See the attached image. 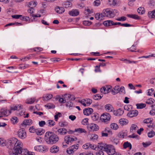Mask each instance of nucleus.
Returning <instances> with one entry per match:
<instances>
[{"instance_id":"52","label":"nucleus","mask_w":155,"mask_h":155,"mask_svg":"<svg viewBox=\"0 0 155 155\" xmlns=\"http://www.w3.org/2000/svg\"><path fill=\"white\" fill-rule=\"evenodd\" d=\"M16 109V110H20L21 109H22L23 108V106L21 104L16 105H15Z\"/></svg>"},{"instance_id":"49","label":"nucleus","mask_w":155,"mask_h":155,"mask_svg":"<svg viewBox=\"0 0 155 155\" xmlns=\"http://www.w3.org/2000/svg\"><path fill=\"white\" fill-rule=\"evenodd\" d=\"M109 4L113 6H115L117 3V1L116 0H109Z\"/></svg>"},{"instance_id":"31","label":"nucleus","mask_w":155,"mask_h":155,"mask_svg":"<svg viewBox=\"0 0 155 155\" xmlns=\"http://www.w3.org/2000/svg\"><path fill=\"white\" fill-rule=\"evenodd\" d=\"M35 132L37 135H41L44 133L45 131L41 129H36Z\"/></svg>"},{"instance_id":"59","label":"nucleus","mask_w":155,"mask_h":155,"mask_svg":"<svg viewBox=\"0 0 155 155\" xmlns=\"http://www.w3.org/2000/svg\"><path fill=\"white\" fill-rule=\"evenodd\" d=\"M152 122L151 118H148L145 119L143 120V122L144 123L148 124L151 123Z\"/></svg>"},{"instance_id":"1","label":"nucleus","mask_w":155,"mask_h":155,"mask_svg":"<svg viewBox=\"0 0 155 155\" xmlns=\"http://www.w3.org/2000/svg\"><path fill=\"white\" fill-rule=\"evenodd\" d=\"M45 139L48 144H53L58 141L59 138L57 134L53 132L48 131L45 134Z\"/></svg>"},{"instance_id":"26","label":"nucleus","mask_w":155,"mask_h":155,"mask_svg":"<svg viewBox=\"0 0 155 155\" xmlns=\"http://www.w3.org/2000/svg\"><path fill=\"white\" fill-rule=\"evenodd\" d=\"M99 115L97 113H94L92 114L91 117L93 120L96 121H97L99 118Z\"/></svg>"},{"instance_id":"38","label":"nucleus","mask_w":155,"mask_h":155,"mask_svg":"<svg viewBox=\"0 0 155 155\" xmlns=\"http://www.w3.org/2000/svg\"><path fill=\"white\" fill-rule=\"evenodd\" d=\"M45 107L48 109H54L55 107V106L54 104L50 103L45 105Z\"/></svg>"},{"instance_id":"13","label":"nucleus","mask_w":155,"mask_h":155,"mask_svg":"<svg viewBox=\"0 0 155 155\" xmlns=\"http://www.w3.org/2000/svg\"><path fill=\"white\" fill-rule=\"evenodd\" d=\"M138 112L137 110H132L128 112L127 116L130 117H133L137 115Z\"/></svg>"},{"instance_id":"7","label":"nucleus","mask_w":155,"mask_h":155,"mask_svg":"<svg viewBox=\"0 0 155 155\" xmlns=\"http://www.w3.org/2000/svg\"><path fill=\"white\" fill-rule=\"evenodd\" d=\"M97 151L96 152V155H104L103 151H105L104 144H99L97 146Z\"/></svg>"},{"instance_id":"5","label":"nucleus","mask_w":155,"mask_h":155,"mask_svg":"<svg viewBox=\"0 0 155 155\" xmlns=\"http://www.w3.org/2000/svg\"><path fill=\"white\" fill-rule=\"evenodd\" d=\"M105 151L109 155H112L115 153V150L114 147L111 145H108L104 144Z\"/></svg>"},{"instance_id":"32","label":"nucleus","mask_w":155,"mask_h":155,"mask_svg":"<svg viewBox=\"0 0 155 155\" xmlns=\"http://www.w3.org/2000/svg\"><path fill=\"white\" fill-rule=\"evenodd\" d=\"M35 98H29L27 99L26 100L25 103L27 104H32L35 101Z\"/></svg>"},{"instance_id":"29","label":"nucleus","mask_w":155,"mask_h":155,"mask_svg":"<svg viewBox=\"0 0 155 155\" xmlns=\"http://www.w3.org/2000/svg\"><path fill=\"white\" fill-rule=\"evenodd\" d=\"M104 17L102 15V13L100 14V13H97L95 15V18L98 20H103Z\"/></svg>"},{"instance_id":"18","label":"nucleus","mask_w":155,"mask_h":155,"mask_svg":"<svg viewBox=\"0 0 155 155\" xmlns=\"http://www.w3.org/2000/svg\"><path fill=\"white\" fill-rule=\"evenodd\" d=\"M105 110L108 112H111L114 111V109L112 106L110 104H107L105 105Z\"/></svg>"},{"instance_id":"34","label":"nucleus","mask_w":155,"mask_h":155,"mask_svg":"<svg viewBox=\"0 0 155 155\" xmlns=\"http://www.w3.org/2000/svg\"><path fill=\"white\" fill-rule=\"evenodd\" d=\"M74 131L78 132L79 133H85L86 132L85 130L82 128L75 129L74 130Z\"/></svg>"},{"instance_id":"33","label":"nucleus","mask_w":155,"mask_h":155,"mask_svg":"<svg viewBox=\"0 0 155 155\" xmlns=\"http://www.w3.org/2000/svg\"><path fill=\"white\" fill-rule=\"evenodd\" d=\"M98 138L97 135L95 134H92L90 137V139L92 141H95L97 140Z\"/></svg>"},{"instance_id":"53","label":"nucleus","mask_w":155,"mask_h":155,"mask_svg":"<svg viewBox=\"0 0 155 155\" xmlns=\"http://www.w3.org/2000/svg\"><path fill=\"white\" fill-rule=\"evenodd\" d=\"M154 100L152 98H150L146 101V103L149 104H151L154 103Z\"/></svg>"},{"instance_id":"37","label":"nucleus","mask_w":155,"mask_h":155,"mask_svg":"<svg viewBox=\"0 0 155 155\" xmlns=\"http://www.w3.org/2000/svg\"><path fill=\"white\" fill-rule=\"evenodd\" d=\"M32 120L31 119L25 120L23 124L25 125H29L32 124Z\"/></svg>"},{"instance_id":"64","label":"nucleus","mask_w":155,"mask_h":155,"mask_svg":"<svg viewBox=\"0 0 155 155\" xmlns=\"http://www.w3.org/2000/svg\"><path fill=\"white\" fill-rule=\"evenodd\" d=\"M90 143H87L83 145V147L84 149H87L89 148V146H90Z\"/></svg>"},{"instance_id":"10","label":"nucleus","mask_w":155,"mask_h":155,"mask_svg":"<svg viewBox=\"0 0 155 155\" xmlns=\"http://www.w3.org/2000/svg\"><path fill=\"white\" fill-rule=\"evenodd\" d=\"M18 136L20 139H24L26 136V133L25 130L23 129H19L18 132Z\"/></svg>"},{"instance_id":"24","label":"nucleus","mask_w":155,"mask_h":155,"mask_svg":"<svg viewBox=\"0 0 155 155\" xmlns=\"http://www.w3.org/2000/svg\"><path fill=\"white\" fill-rule=\"evenodd\" d=\"M119 122L121 125H124L127 124L128 123V121L126 119L122 118L119 120Z\"/></svg>"},{"instance_id":"4","label":"nucleus","mask_w":155,"mask_h":155,"mask_svg":"<svg viewBox=\"0 0 155 155\" xmlns=\"http://www.w3.org/2000/svg\"><path fill=\"white\" fill-rule=\"evenodd\" d=\"M17 141V139L13 137L6 140L5 145L9 149H13L15 143Z\"/></svg>"},{"instance_id":"9","label":"nucleus","mask_w":155,"mask_h":155,"mask_svg":"<svg viewBox=\"0 0 155 155\" xmlns=\"http://www.w3.org/2000/svg\"><path fill=\"white\" fill-rule=\"evenodd\" d=\"M87 128L90 131H97L99 129L98 125L94 123L89 124L87 126Z\"/></svg>"},{"instance_id":"11","label":"nucleus","mask_w":155,"mask_h":155,"mask_svg":"<svg viewBox=\"0 0 155 155\" xmlns=\"http://www.w3.org/2000/svg\"><path fill=\"white\" fill-rule=\"evenodd\" d=\"M67 132V130L64 128H59L55 131V133L59 135H64Z\"/></svg>"},{"instance_id":"43","label":"nucleus","mask_w":155,"mask_h":155,"mask_svg":"<svg viewBox=\"0 0 155 155\" xmlns=\"http://www.w3.org/2000/svg\"><path fill=\"white\" fill-rule=\"evenodd\" d=\"M128 17H130V18H133L134 19H139V17L136 15H127Z\"/></svg>"},{"instance_id":"21","label":"nucleus","mask_w":155,"mask_h":155,"mask_svg":"<svg viewBox=\"0 0 155 155\" xmlns=\"http://www.w3.org/2000/svg\"><path fill=\"white\" fill-rule=\"evenodd\" d=\"M120 92V87L118 86H115L111 91L112 94H115Z\"/></svg>"},{"instance_id":"48","label":"nucleus","mask_w":155,"mask_h":155,"mask_svg":"<svg viewBox=\"0 0 155 155\" xmlns=\"http://www.w3.org/2000/svg\"><path fill=\"white\" fill-rule=\"evenodd\" d=\"M102 96H101L99 94H97L94 95L93 97L95 100H98L100 99L102 97Z\"/></svg>"},{"instance_id":"40","label":"nucleus","mask_w":155,"mask_h":155,"mask_svg":"<svg viewBox=\"0 0 155 155\" xmlns=\"http://www.w3.org/2000/svg\"><path fill=\"white\" fill-rule=\"evenodd\" d=\"M144 8L143 7H139L137 10V12L140 14H143L145 12V11L144 10Z\"/></svg>"},{"instance_id":"23","label":"nucleus","mask_w":155,"mask_h":155,"mask_svg":"<svg viewBox=\"0 0 155 155\" xmlns=\"http://www.w3.org/2000/svg\"><path fill=\"white\" fill-rule=\"evenodd\" d=\"M59 150V147L57 146L54 145L50 149V152L52 153H56Z\"/></svg>"},{"instance_id":"50","label":"nucleus","mask_w":155,"mask_h":155,"mask_svg":"<svg viewBox=\"0 0 155 155\" xmlns=\"http://www.w3.org/2000/svg\"><path fill=\"white\" fill-rule=\"evenodd\" d=\"M37 5L36 3L34 1H32L30 2L28 5V6L29 7H31V6H32V7H35Z\"/></svg>"},{"instance_id":"60","label":"nucleus","mask_w":155,"mask_h":155,"mask_svg":"<svg viewBox=\"0 0 155 155\" xmlns=\"http://www.w3.org/2000/svg\"><path fill=\"white\" fill-rule=\"evenodd\" d=\"M79 102L81 103L82 104L84 105V106H86L87 105L86 104V99H83L81 100V101H79Z\"/></svg>"},{"instance_id":"8","label":"nucleus","mask_w":155,"mask_h":155,"mask_svg":"<svg viewBox=\"0 0 155 155\" xmlns=\"http://www.w3.org/2000/svg\"><path fill=\"white\" fill-rule=\"evenodd\" d=\"M78 148V144H77V145H73L68 148L66 152L69 155H71L75 152Z\"/></svg>"},{"instance_id":"58","label":"nucleus","mask_w":155,"mask_h":155,"mask_svg":"<svg viewBox=\"0 0 155 155\" xmlns=\"http://www.w3.org/2000/svg\"><path fill=\"white\" fill-rule=\"evenodd\" d=\"M126 135L124 133H119L118 134V136L121 138H124Z\"/></svg>"},{"instance_id":"63","label":"nucleus","mask_w":155,"mask_h":155,"mask_svg":"<svg viewBox=\"0 0 155 155\" xmlns=\"http://www.w3.org/2000/svg\"><path fill=\"white\" fill-rule=\"evenodd\" d=\"M88 123V119L87 118L84 119L82 121V124L84 125H87Z\"/></svg>"},{"instance_id":"16","label":"nucleus","mask_w":155,"mask_h":155,"mask_svg":"<svg viewBox=\"0 0 155 155\" xmlns=\"http://www.w3.org/2000/svg\"><path fill=\"white\" fill-rule=\"evenodd\" d=\"M55 11L57 13L61 14L64 12L65 9L63 7L57 6L55 7Z\"/></svg>"},{"instance_id":"15","label":"nucleus","mask_w":155,"mask_h":155,"mask_svg":"<svg viewBox=\"0 0 155 155\" xmlns=\"http://www.w3.org/2000/svg\"><path fill=\"white\" fill-rule=\"evenodd\" d=\"M124 112V111L123 110L119 108L116 110H114L113 111V114L115 116H120L122 115Z\"/></svg>"},{"instance_id":"3","label":"nucleus","mask_w":155,"mask_h":155,"mask_svg":"<svg viewBox=\"0 0 155 155\" xmlns=\"http://www.w3.org/2000/svg\"><path fill=\"white\" fill-rule=\"evenodd\" d=\"M117 13L116 10H113L109 8H107L103 10L102 12V15L104 17L110 18H113Z\"/></svg>"},{"instance_id":"39","label":"nucleus","mask_w":155,"mask_h":155,"mask_svg":"<svg viewBox=\"0 0 155 155\" xmlns=\"http://www.w3.org/2000/svg\"><path fill=\"white\" fill-rule=\"evenodd\" d=\"M48 123V125L49 127H51L54 126L55 124V122L51 120H47V122Z\"/></svg>"},{"instance_id":"17","label":"nucleus","mask_w":155,"mask_h":155,"mask_svg":"<svg viewBox=\"0 0 155 155\" xmlns=\"http://www.w3.org/2000/svg\"><path fill=\"white\" fill-rule=\"evenodd\" d=\"M93 112V109L91 108H85L84 110L83 113L85 115H89Z\"/></svg>"},{"instance_id":"45","label":"nucleus","mask_w":155,"mask_h":155,"mask_svg":"<svg viewBox=\"0 0 155 155\" xmlns=\"http://www.w3.org/2000/svg\"><path fill=\"white\" fill-rule=\"evenodd\" d=\"M137 128L138 127L136 125L132 124L130 128V131L133 132L134 130H136Z\"/></svg>"},{"instance_id":"57","label":"nucleus","mask_w":155,"mask_h":155,"mask_svg":"<svg viewBox=\"0 0 155 155\" xmlns=\"http://www.w3.org/2000/svg\"><path fill=\"white\" fill-rule=\"evenodd\" d=\"M111 87L110 86H105L106 88V94H107L109 92H110L111 91Z\"/></svg>"},{"instance_id":"54","label":"nucleus","mask_w":155,"mask_h":155,"mask_svg":"<svg viewBox=\"0 0 155 155\" xmlns=\"http://www.w3.org/2000/svg\"><path fill=\"white\" fill-rule=\"evenodd\" d=\"M70 137L68 136H66L64 137V140L66 143L69 144L70 142Z\"/></svg>"},{"instance_id":"22","label":"nucleus","mask_w":155,"mask_h":155,"mask_svg":"<svg viewBox=\"0 0 155 155\" xmlns=\"http://www.w3.org/2000/svg\"><path fill=\"white\" fill-rule=\"evenodd\" d=\"M21 155H35V153L30 152L26 149H24Z\"/></svg>"},{"instance_id":"30","label":"nucleus","mask_w":155,"mask_h":155,"mask_svg":"<svg viewBox=\"0 0 155 155\" xmlns=\"http://www.w3.org/2000/svg\"><path fill=\"white\" fill-rule=\"evenodd\" d=\"M123 147L125 149L127 148H129L130 149H131L132 148L131 144L130 143L127 142L124 143L123 144Z\"/></svg>"},{"instance_id":"6","label":"nucleus","mask_w":155,"mask_h":155,"mask_svg":"<svg viewBox=\"0 0 155 155\" xmlns=\"http://www.w3.org/2000/svg\"><path fill=\"white\" fill-rule=\"evenodd\" d=\"M110 117L111 116L110 114L109 113H106L101 115L100 117V120L102 122L107 123L109 121Z\"/></svg>"},{"instance_id":"61","label":"nucleus","mask_w":155,"mask_h":155,"mask_svg":"<svg viewBox=\"0 0 155 155\" xmlns=\"http://www.w3.org/2000/svg\"><path fill=\"white\" fill-rule=\"evenodd\" d=\"M101 4V2L99 0H95L94 2V5L95 6H98Z\"/></svg>"},{"instance_id":"12","label":"nucleus","mask_w":155,"mask_h":155,"mask_svg":"<svg viewBox=\"0 0 155 155\" xmlns=\"http://www.w3.org/2000/svg\"><path fill=\"white\" fill-rule=\"evenodd\" d=\"M34 148V150L37 151L43 152L46 150L47 148L42 145H38L35 147Z\"/></svg>"},{"instance_id":"51","label":"nucleus","mask_w":155,"mask_h":155,"mask_svg":"<svg viewBox=\"0 0 155 155\" xmlns=\"http://www.w3.org/2000/svg\"><path fill=\"white\" fill-rule=\"evenodd\" d=\"M155 134V133L154 131H151L148 133L147 135L148 137L150 138L153 137L154 136Z\"/></svg>"},{"instance_id":"36","label":"nucleus","mask_w":155,"mask_h":155,"mask_svg":"<svg viewBox=\"0 0 155 155\" xmlns=\"http://www.w3.org/2000/svg\"><path fill=\"white\" fill-rule=\"evenodd\" d=\"M137 109H142L146 107V105L145 104L140 103L136 104Z\"/></svg>"},{"instance_id":"55","label":"nucleus","mask_w":155,"mask_h":155,"mask_svg":"<svg viewBox=\"0 0 155 155\" xmlns=\"http://www.w3.org/2000/svg\"><path fill=\"white\" fill-rule=\"evenodd\" d=\"M34 9L33 7H30V8L28 10V12L30 14V16L31 15L34 13Z\"/></svg>"},{"instance_id":"35","label":"nucleus","mask_w":155,"mask_h":155,"mask_svg":"<svg viewBox=\"0 0 155 155\" xmlns=\"http://www.w3.org/2000/svg\"><path fill=\"white\" fill-rule=\"evenodd\" d=\"M110 127L112 129L117 130L118 128V126L117 124L113 123L110 125Z\"/></svg>"},{"instance_id":"20","label":"nucleus","mask_w":155,"mask_h":155,"mask_svg":"<svg viewBox=\"0 0 155 155\" xmlns=\"http://www.w3.org/2000/svg\"><path fill=\"white\" fill-rule=\"evenodd\" d=\"M114 22L112 21L107 20L103 22L104 25L106 26H110L111 25H114Z\"/></svg>"},{"instance_id":"42","label":"nucleus","mask_w":155,"mask_h":155,"mask_svg":"<svg viewBox=\"0 0 155 155\" xmlns=\"http://www.w3.org/2000/svg\"><path fill=\"white\" fill-rule=\"evenodd\" d=\"M11 120L13 124H15L18 122V119L16 117H13L11 119Z\"/></svg>"},{"instance_id":"14","label":"nucleus","mask_w":155,"mask_h":155,"mask_svg":"<svg viewBox=\"0 0 155 155\" xmlns=\"http://www.w3.org/2000/svg\"><path fill=\"white\" fill-rule=\"evenodd\" d=\"M9 114V112L8 113L7 110L5 108H3L0 109V115L2 117L3 116H8Z\"/></svg>"},{"instance_id":"27","label":"nucleus","mask_w":155,"mask_h":155,"mask_svg":"<svg viewBox=\"0 0 155 155\" xmlns=\"http://www.w3.org/2000/svg\"><path fill=\"white\" fill-rule=\"evenodd\" d=\"M148 16L150 18H155V10L148 12Z\"/></svg>"},{"instance_id":"2","label":"nucleus","mask_w":155,"mask_h":155,"mask_svg":"<svg viewBox=\"0 0 155 155\" xmlns=\"http://www.w3.org/2000/svg\"><path fill=\"white\" fill-rule=\"evenodd\" d=\"M23 147L22 143L17 139V141L15 143L13 148L14 151L9 153V155H21L24 150L22 149Z\"/></svg>"},{"instance_id":"44","label":"nucleus","mask_w":155,"mask_h":155,"mask_svg":"<svg viewBox=\"0 0 155 155\" xmlns=\"http://www.w3.org/2000/svg\"><path fill=\"white\" fill-rule=\"evenodd\" d=\"M6 140L3 138H0V146H5V145Z\"/></svg>"},{"instance_id":"41","label":"nucleus","mask_w":155,"mask_h":155,"mask_svg":"<svg viewBox=\"0 0 155 155\" xmlns=\"http://www.w3.org/2000/svg\"><path fill=\"white\" fill-rule=\"evenodd\" d=\"M136 45H133L131 48H128V49L130 50V51L131 52H139V51L138 50L137 51H135L136 50Z\"/></svg>"},{"instance_id":"28","label":"nucleus","mask_w":155,"mask_h":155,"mask_svg":"<svg viewBox=\"0 0 155 155\" xmlns=\"http://www.w3.org/2000/svg\"><path fill=\"white\" fill-rule=\"evenodd\" d=\"M52 95L51 94H46L43 97V100L44 101H48L52 98Z\"/></svg>"},{"instance_id":"25","label":"nucleus","mask_w":155,"mask_h":155,"mask_svg":"<svg viewBox=\"0 0 155 155\" xmlns=\"http://www.w3.org/2000/svg\"><path fill=\"white\" fill-rule=\"evenodd\" d=\"M62 5L65 8H67L71 7L72 4L70 2L68 1L64 2L62 3Z\"/></svg>"},{"instance_id":"47","label":"nucleus","mask_w":155,"mask_h":155,"mask_svg":"<svg viewBox=\"0 0 155 155\" xmlns=\"http://www.w3.org/2000/svg\"><path fill=\"white\" fill-rule=\"evenodd\" d=\"M66 105V107H68L70 108H71V107H74L73 104L70 101L67 102Z\"/></svg>"},{"instance_id":"62","label":"nucleus","mask_w":155,"mask_h":155,"mask_svg":"<svg viewBox=\"0 0 155 155\" xmlns=\"http://www.w3.org/2000/svg\"><path fill=\"white\" fill-rule=\"evenodd\" d=\"M126 19V18L125 17L123 16L120 18L116 19V20L118 21H123Z\"/></svg>"},{"instance_id":"19","label":"nucleus","mask_w":155,"mask_h":155,"mask_svg":"<svg viewBox=\"0 0 155 155\" xmlns=\"http://www.w3.org/2000/svg\"><path fill=\"white\" fill-rule=\"evenodd\" d=\"M69 14L71 16H76L78 15L79 14V12L77 9H73L71 11L69 12Z\"/></svg>"},{"instance_id":"46","label":"nucleus","mask_w":155,"mask_h":155,"mask_svg":"<svg viewBox=\"0 0 155 155\" xmlns=\"http://www.w3.org/2000/svg\"><path fill=\"white\" fill-rule=\"evenodd\" d=\"M31 56L32 54L28 55L27 56L25 57L24 58H22L21 59V60L22 61H24L29 60L31 58Z\"/></svg>"},{"instance_id":"56","label":"nucleus","mask_w":155,"mask_h":155,"mask_svg":"<svg viewBox=\"0 0 155 155\" xmlns=\"http://www.w3.org/2000/svg\"><path fill=\"white\" fill-rule=\"evenodd\" d=\"M84 25L86 26H89L91 24V22L88 21H84L83 22Z\"/></svg>"}]
</instances>
